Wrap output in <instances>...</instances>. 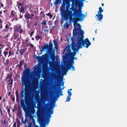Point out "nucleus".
Instances as JSON below:
<instances>
[{
	"mask_svg": "<svg viewBox=\"0 0 127 127\" xmlns=\"http://www.w3.org/2000/svg\"><path fill=\"white\" fill-rule=\"evenodd\" d=\"M28 72L27 71L25 70L23 72V75L21 78L22 86H24L25 88L21 90L20 93V104L25 112L29 111L32 101L31 87L27 75Z\"/></svg>",
	"mask_w": 127,
	"mask_h": 127,
	"instance_id": "f257e3e1",
	"label": "nucleus"
},
{
	"mask_svg": "<svg viewBox=\"0 0 127 127\" xmlns=\"http://www.w3.org/2000/svg\"><path fill=\"white\" fill-rule=\"evenodd\" d=\"M73 34L74 35H78L79 33L78 31H79V33L81 35V36H78L76 42L79 45V48H82V46L85 47L86 48H88L89 46L91 44L88 38H86L84 40H83V38L84 37L83 35L84 32L83 30H81L80 27L75 28L73 29Z\"/></svg>",
	"mask_w": 127,
	"mask_h": 127,
	"instance_id": "f03ea898",
	"label": "nucleus"
},
{
	"mask_svg": "<svg viewBox=\"0 0 127 127\" xmlns=\"http://www.w3.org/2000/svg\"><path fill=\"white\" fill-rule=\"evenodd\" d=\"M63 3L60 8V11L61 16L63 20L66 21L68 20V18H71L72 15V11L73 12L75 10H78L74 8H69L70 5L67 4L65 10V4L66 2V0H63Z\"/></svg>",
	"mask_w": 127,
	"mask_h": 127,
	"instance_id": "7ed1b4c3",
	"label": "nucleus"
},
{
	"mask_svg": "<svg viewBox=\"0 0 127 127\" xmlns=\"http://www.w3.org/2000/svg\"><path fill=\"white\" fill-rule=\"evenodd\" d=\"M82 12L81 10H75L72 14L71 18H69L68 19H69L70 21H72L74 23V28H75V25L77 24L78 21H81L85 17L84 15L82 13Z\"/></svg>",
	"mask_w": 127,
	"mask_h": 127,
	"instance_id": "20e7f679",
	"label": "nucleus"
},
{
	"mask_svg": "<svg viewBox=\"0 0 127 127\" xmlns=\"http://www.w3.org/2000/svg\"><path fill=\"white\" fill-rule=\"evenodd\" d=\"M49 45H48L46 43V45H44L43 47L41 46L42 49L40 50V51L42 52L44 49L46 50V53H48L50 55L51 59L52 60L55 58V50L53 49V44L52 42H49Z\"/></svg>",
	"mask_w": 127,
	"mask_h": 127,
	"instance_id": "39448f33",
	"label": "nucleus"
},
{
	"mask_svg": "<svg viewBox=\"0 0 127 127\" xmlns=\"http://www.w3.org/2000/svg\"><path fill=\"white\" fill-rule=\"evenodd\" d=\"M70 46H67L65 48L63 52V54H64V52L66 53L65 54V56L66 57H67L69 56L72 55L73 57H74L76 55V51H73V53L71 52V50L70 49Z\"/></svg>",
	"mask_w": 127,
	"mask_h": 127,
	"instance_id": "423d86ee",
	"label": "nucleus"
},
{
	"mask_svg": "<svg viewBox=\"0 0 127 127\" xmlns=\"http://www.w3.org/2000/svg\"><path fill=\"white\" fill-rule=\"evenodd\" d=\"M3 54L4 56L6 57L9 53L8 57H9L11 56H13L14 55V52L12 49H9L8 48H6L5 49V51L3 52Z\"/></svg>",
	"mask_w": 127,
	"mask_h": 127,
	"instance_id": "0eeeda50",
	"label": "nucleus"
},
{
	"mask_svg": "<svg viewBox=\"0 0 127 127\" xmlns=\"http://www.w3.org/2000/svg\"><path fill=\"white\" fill-rule=\"evenodd\" d=\"M54 107L52 106L51 107V109H48V113L47 115L48 118H46L45 120V122L47 123V124H48L50 122V118L51 117V114H53L54 112Z\"/></svg>",
	"mask_w": 127,
	"mask_h": 127,
	"instance_id": "6e6552de",
	"label": "nucleus"
},
{
	"mask_svg": "<svg viewBox=\"0 0 127 127\" xmlns=\"http://www.w3.org/2000/svg\"><path fill=\"white\" fill-rule=\"evenodd\" d=\"M10 15L9 17L10 18H13V21L14 20H17V13L14 12V10L11 11L10 13Z\"/></svg>",
	"mask_w": 127,
	"mask_h": 127,
	"instance_id": "1a4fd4ad",
	"label": "nucleus"
},
{
	"mask_svg": "<svg viewBox=\"0 0 127 127\" xmlns=\"http://www.w3.org/2000/svg\"><path fill=\"white\" fill-rule=\"evenodd\" d=\"M79 46L78 47L76 43H74L72 44L71 48L73 51H79L78 49H80L79 48V45H78Z\"/></svg>",
	"mask_w": 127,
	"mask_h": 127,
	"instance_id": "9d476101",
	"label": "nucleus"
},
{
	"mask_svg": "<svg viewBox=\"0 0 127 127\" xmlns=\"http://www.w3.org/2000/svg\"><path fill=\"white\" fill-rule=\"evenodd\" d=\"M24 59L20 61L19 64H18L16 65L17 67H18L19 69L22 70V66L24 64Z\"/></svg>",
	"mask_w": 127,
	"mask_h": 127,
	"instance_id": "9b49d317",
	"label": "nucleus"
},
{
	"mask_svg": "<svg viewBox=\"0 0 127 127\" xmlns=\"http://www.w3.org/2000/svg\"><path fill=\"white\" fill-rule=\"evenodd\" d=\"M15 94L16 97V102L17 103H19L20 102V95L18 90L16 91Z\"/></svg>",
	"mask_w": 127,
	"mask_h": 127,
	"instance_id": "f8f14e48",
	"label": "nucleus"
},
{
	"mask_svg": "<svg viewBox=\"0 0 127 127\" xmlns=\"http://www.w3.org/2000/svg\"><path fill=\"white\" fill-rule=\"evenodd\" d=\"M97 17L96 19L98 21H100L103 18V15L102 14H97L96 15L95 17Z\"/></svg>",
	"mask_w": 127,
	"mask_h": 127,
	"instance_id": "ddd939ff",
	"label": "nucleus"
},
{
	"mask_svg": "<svg viewBox=\"0 0 127 127\" xmlns=\"http://www.w3.org/2000/svg\"><path fill=\"white\" fill-rule=\"evenodd\" d=\"M15 31L17 32H19L20 33H22L23 30L21 28V26H19L18 27L15 29Z\"/></svg>",
	"mask_w": 127,
	"mask_h": 127,
	"instance_id": "4468645a",
	"label": "nucleus"
},
{
	"mask_svg": "<svg viewBox=\"0 0 127 127\" xmlns=\"http://www.w3.org/2000/svg\"><path fill=\"white\" fill-rule=\"evenodd\" d=\"M25 18L26 19H29L31 18V14L27 12L25 14Z\"/></svg>",
	"mask_w": 127,
	"mask_h": 127,
	"instance_id": "2eb2a0df",
	"label": "nucleus"
},
{
	"mask_svg": "<svg viewBox=\"0 0 127 127\" xmlns=\"http://www.w3.org/2000/svg\"><path fill=\"white\" fill-rule=\"evenodd\" d=\"M18 10L20 12L24 13V11L25 9L24 6H22L20 7V6H18Z\"/></svg>",
	"mask_w": 127,
	"mask_h": 127,
	"instance_id": "dca6fc26",
	"label": "nucleus"
},
{
	"mask_svg": "<svg viewBox=\"0 0 127 127\" xmlns=\"http://www.w3.org/2000/svg\"><path fill=\"white\" fill-rule=\"evenodd\" d=\"M15 40H14V42L17 43L18 44H20V40L19 38H18L17 36H15L14 37Z\"/></svg>",
	"mask_w": 127,
	"mask_h": 127,
	"instance_id": "f3484780",
	"label": "nucleus"
},
{
	"mask_svg": "<svg viewBox=\"0 0 127 127\" xmlns=\"http://www.w3.org/2000/svg\"><path fill=\"white\" fill-rule=\"evenodd\" d=\"M71 68H72V69L71 70L74 71L75 70V68L74 66H73H73H71V65L68 66L67 67V68H65L64 70L65 71H66L67 70L69 69H71Z\"/></svg>",
	"mask_w": 127,
	"mask_h": 127,
	"instance_id": "a211bd4d",
	"label": "nucleus"
},
{
	"mask_svg": "<svg viewBox=\"0 0 127 127\" xmlns=\"http://www.w3.org/2000/svg\"><path fill=\"white\" fill-rule=\"evenodd\" d=\"M12 75L10 74H8L7 75L6 77V79L7 80L8 82H10L12 79L11 77Z\"/></svg>",
	"mask_w": 127,
	"mask_h": 127,
	"instance_id": "6ab92c4d",
	"label": "nucleus"
},
{
	"mask_svg": "<svg viewBox=\"0 0 127 127\" xmlns=\"http://www.w3.org/2000/svg\"><path fill=\"white\" fill-rule=\"evenodd\" d=\"M53 42L55 46V48L56 49H57L58 46V43L57 41L56 40L54 39L53 40Z\"/></svg>",
	"mask_w": 127,
	"mask_h": 127,
	"instance_id": "aec40b11",
	"label": "nucleus"
},
{
	"mask_svg": "<svg viewBox=\"0 0 127 127\" xmlns=\"http://www.w3.org/2000/svg\"><path fill=\"white\" fill-rule=\"evenodd\" d=\"M99 10L98 11L97 14H102V12L103 11V10L102 9V8L101 6H100L99 8Z\"/></svg>",
	"mask_w": 127,
	"mask_h": 127,
	"instance_id": "412c9836",
	"label": "nucleus"
},
{
	"mask_svg": "<svg viewBox=\"0 0 127 127\" xmlns=\"http://www.w3.org/2000/svg\"><path fill=\"white\" fill-rule=\"evenodd\" d=\"M25 50L24 49H21L19 50L20 54L21 55H22L25 52Z\"/></svg>",
	"mask_w": 127,
	"mask_h": 127,
	"instance_id": "4be33fe9",
	"label": "nucleus"
},
{
	"mask_svg": "<svg viewBox=\"0 0 127 127\" xmlns=\"http://www.w3.org/2000/svg\"><path fill=\"white\" fill-rule=\"evenodd\" d=\"M10 61L8 59H7L6 62L4 63V65L6 66H8L9 63Z\"/></svg>",
	"mask_w": 127,
	"mask_h": 127,
	"instance_id": "5701e85b",
	"label": "nucleus"
},
{
	"mask_svg": "<svg viewBox=\"0 0 127 127\" xmlns=\"http://www.w3.org/2000/svg\"><path fill=\"white\" fill-rule=\"evenodd\" d=\"M27 121H28V120L26 118H25V120L24 121V118L23 117L22 118L21 120V122L22 123L24 124H25L26 122H27Z\"/></svg>",
	"mask_w": 127,
	"mask_h": 127,
	"instance_id": "b1692460",
	"label": "nucleus"
},
{
	"mask_svg": "<svg viewBox=\"0 0 127 127\" xmlns=\"http://www.w3.org/2000/svg\"><path fill=\"white\" fill-rule=\"evenodd\" d=\"M74 62L72 59L71 61V63L68 65V66L71 65V66H73V64H74Z\"/></svg>",
	"mask_w": 127,
	"mask_h": 127,
	"instance_id": "393cba45",
	"label": "nucleus"
},
{
	"mask_svg": "<svg viewBox=\"0 0 127 127\" xmlns=\"http://www.w3.org/2000/svg\"><path fill=\"white\" fill-rule=\"evenodd\" d=\"M69 26V24L67 22L65 23H64V26H65L66 27V28L67 29H68Z\"/></svg>",
	"mask_w": 127,
	"mask_h": 127,
	"instance_id": "a878e982",
	"label": "nucleus"
},
{
	"mask_svg": "<svg viewBox=\"0 0 127 127\" xmlns=\"http://www.w3.org/2000/svg\"><path fill=\"white\" fill-rule=\"evenodd\" d=\"M35 39L37 40H39V39H42V37H40V36H35Z\"/></svg>",
	"mask_w": 127,
	"mask_h": 127,
	"instance_id": "bb28decb",
	"label": "nucleus"
},
{
	"mask_svg": "<svg viewBox=\"0 0 127 127\" xmlns=\"http://www.w3.org/2000/svg\"><path fill=\"white\" fill-rule=\"evenodd\" d=\"M35 58H36V59H37L39 61H41L42 59V58L41 57L39 56H36Z\"/></svg>",
	"mask_w": 127,
	"mask_h": 127,
	"instance_id": "cd10ccee",
	"label": "nucleus"
},
{
	"mask_svg": "<svg viewBox=\"0 0 127 127\" xmlns=\"http://www.w3.org/2000/svg\"><path fill=\"white\" fill-rule=\"evenodd\" d=\"M46 15L47 16H49L50 17V18H51L53 16L50 13H49L47 14Z\"/></svg>",
	"mask_w": 127,
	"mask_h": 127,
	"instance_id": "c85d7f7f",
	"label": "nucleus"
},
{
	"mask_svg": "<svg viewBox=\"0 0 127 127\" xmlns=\"http://www.w3.org/2000/svg\"><path fill=\"white\" fill-rule=\"evenodd\" d=\"M67 93L68 94V96H69V97H70L72 93L70 91H69V90H68L67 91Z\"/></svg>",
	"mask_w": 127,
	"mask_h": 127,
	"instance_id": "c756f323",
	"label": "nucleus"
},
{
	"mask_svg": "<svg viewBox=\"0 0 127 127\" xmlns=\"http://www.w3.org/2000/svg\"><path fill=\"white\" fill-rule=\"evenodd\" d=\"M33 125L34 126V127H39L37 125H36L35 124V121L34 120L33 121Z\"/></svg>",
	"mask_w": 127,
	"mask_h": 127,
	"instance_id": "7c9ffc66",
	"label": "nucleus"
},
{
	"mask_svg": "<svg viewBox=\"0 0 127 127\" xmlns=\"http://www.w3.org/2000/svg\"><path fill=\"white\" fill-rule=\"evenodd\" d=\"M46 20H44L43 21H42L41 23L42 25H46Z\"/></svg>",
	"mask_w": 127,
	"mask_h": 127,
	"instance_id": "2f4dec72",
	"label": "nucleus"
},
{
	"mask_svg": "<svg viewBox=\"0 0 127 127\" xmlns=\"http://www.w3.org/2000/svg\"><path fill=\"white\" fill-rule=\"evenodd\" d=\"M71 99L70 97H69V96H68L67 97L66 102L69 101Z\"/></svg>",
	"mask_w": 127,
	"mask_h": 127,
	"instance_id": "473e14b6",
	"label": "nucleus"
},
{
	"mask_svg": "<svg viewBox=\"0 0 127 127\" xmlns=\"http://www.w3.org/2000/svg\"><path fill=\"white\" fill-rule=\"evenodd\" d=\"M16 121L17 123V124L21 123V122L20 120L18 118L16 119Z\"/></svg>",
	"mask_w": 127,
	"mask_h": 127,
	"instance_id": "72a5a7b5",
	"label": "nucleus"
},
{
	"mask_svg": "<svg viewBox=\"0 0 127 127\" xmlns=\"http://www.w3.org/2000/svg\"><path fill=\"white\" fill-rule=\"evenodd\" d=\"M32 123L31 122H30L29 123L28 127H32Z\"/></svg>",
	"mask_w": 127,
	"mask_h": 127,
	"instance_id": "f704fd0d",
	"label": "nucleus"
},
{
	"mask_svg": "<svg viewBox=\"0 0 127 127\" xmlns=\"http://www.w3.org/2000/svg\"><path fill=\"white\" fill-rule=\"evenodd\" d=\"M59 3V0H56V1L54 2V4L55 5L58 4Z\"/></svg>",
	"mask_w": 127,
	"mask_h": 127,
	"instance_id": "c9c22d12",
	"label": "nucleus"
},
{
	"mask_svg": "<svg viewBox=\"0 0 127 127\" xmlns=\"http://www.w3.org/2000/svg\"><path fill=\"white\" fill-rule=\"evenodd\" d=\"M34 33V31H33L30 34V36L31 37L33 35Z\"/></svg>",
	"mask_w": 127,
	"mask_h": 127,
	"instance_id": "e433bc0d",
	"label": "nucleus"
},
{
	"mask_svg": "<svg viewBox=\"0 0 127 127\" xmlns=\"http://www.w3.org/2000/svg\"><path fill=\"white\" fill-rule=\"evenodd\" d=\"M9 27V25L8 24H6L5 26V29H7V30H8L9 29L8 28Z\"/></svg>",
	"mask_w": 127,
	"mask_h": 127,
	"instance_id": "4c0bfd02",
	"label": "nucleus"
},
{
	"mask_svg": "<svg viewBox=\"0 0 127 127\" xmlns=\"http://www.w3.org/2000/svg\"><path fill=\"white\" fill-rule=\"evenodd\" d=\"M10 81H11V82L9 83H8V84H11V87L12 85L13 82V79H11Z\"/></svg>",
	"mask_w": 127,
	"mask_h": 127,
	"instance_id": "58836bf2",
	"label": "nucleus"
},
{
	"mask_svg": "<svg viewBox=\"0 0 127 127\" xmlns=\"http://www.w3.org/2000/svg\"><path fill=\"white\" fill-rule=\"evenodd\" d=\"M7 112L9 114H10V109L9 108H7Z\"/></svg>",
	"mask_w": 127,
	"mask_h": 127,
	"instance_id": "ea45409f",
	"label": "nucleus"
},
{
	"mask_svg": "<svg viewBox=\"0 0 127 127\" xmlns=\"http://www.w3.org/2000/svg\"><path fill=\"white\" fill-rule=\"evenodd\" d=\"M16 122L14 123L13 127H16Z\"/></svg>",
	"mask_w": 127,
	"mask_h": 127,
	"instance_id": "a19ab883",
	"label": "nucleus"
},
{
	"mask_svg": "<svg viewBox=\"0 0 127 127\" xmlns=\"http://www.w3.org/2000/svg\"><path fill=\"white\" fill-rule=\"evenodd\" d=\"M53 76L55 77V78H56L57 77V75L55 74H53Z\"/></svg>",
	"mask_w": 127,
	"mask_h": 127,
	"instance_id": "79ce46f5",
	"label": "nucleus"
},
{
	"mask_svg": "<svg viewBox=\"0 0 127 127\" xmlns=\"http://www.w3.org/2000/svg\"><path fill=\"white\" fill-rule=\"evenodd\" d=\"M54 26H53L52 27V28L50 29V32L52 31V30L54 29Z\"/></svg>",
	"mask_w": 127,
	"mask_h": 127,
	"instance_id": "37998d69",
	"label": "nucleus"
},
{
	"mask_svg": "<svg viewBox=\"0 0 127 127\" xmlns=\"http://www.w3.org/2000/svg\"><path fill=\"white\" fill-rule=\"evenodd\" d=\"M62 85V86H64V82H63L62 83V84H59V86H61V85Z\"/></svg>",
	"mask_w": 127,
	"mask_h": 127,
	"instance_id": "c03bdc74",
	"label": "nucleus"
},
{
	"mask_svg": "<svg viewBox=\"0 0 127 127\" xmlns=\"http://www.w3.org/2000/svg\"><path fill=\"white\" fill-rule=\"evenodd\" d=\"M0 112L1 114L2 113V109L1 108V106L0 105Z\"/></svg>",
	"mask_w": 127,
	"mask_h": 127,
	"instance_id": "a18cd8bd",
	"label": "nucleus"
},
{
	"mask_svg": "<svg viewBox=\"0 0 127 127\" xmlns=\"http://www.w3.org/2000/svg\"><path fill=\"white\" fill-rule=\"evenodd\" d=\"M30 45L31 47L32 48H33L34 46L31 43L30 44Z\"/></svg>",
	"mask_w": 127,
	"mask_h": 127,
	"instance_id": "49530a36",
	"label": "nucleus"
},
{
	"mask_svg": "<svg viewBox=\"0 0 127 127\" xmlns=\"http://www.w3.org/2000/svg\"><path fill=\"white\" fill-rule=\"evenodd\" d=\"M11 100L13 101H14L15 100V98L14 96L12 98Z\"/></svg>",
	"mask_w": 127,
	"mask_h": 127,
	"instance_id": "de8ad7c7",
	"label": "nucleus"
},
{
	"mask_svg": "<svg viewBox=\"0 0 127 127\" xmlns=\"http://www.w3.org/2000/svg\"><path fill=\"white\" fill-rule=\"evenodd\" d=\"M63 92L61 91L60 90V95H61L62 96L63 95V94L62 93Z\"/></svg>",
	"mask_w": 127,
	"mask_h": 127,
	"instance_id": "09e8293b",
	"label": "nucleus"
},
{
	"mask_svg": "<svg viewBox=\"0 0 127 127\" xmlns=\"http://www.w3.org/2000/svg\"><path fill=\"white\" fill-rule=\"evenodd\" d=\"M8 30H6V29H4L3 30H2V32H6Z\"/></svg>",
	"mask_w": 127,
	"mask_h": 127,
	"instance_id": "8fccbe9b",
	"label": "nucleus"
},
{
	"mask_svg": "<svg viewBox=\"0 0 127 127\" xmlns=\"http://www.w3.org/2000/svg\"><path fill=\"white\" fill-rule=\"evenodd\" d=\"M21 125V123L20 124H17V127H20Z\"/></svg>",
	"mask_w": 127,
	"mask_h": 127,
	"instance_id": "3c124183",
	"label": "nucleus"
},
{
	"mask_svg": "<svg viewBox=\"0 0 127 127\" xmlns=\"http://www.w3.org/2000/svg\"><path fill=\"white\" fill-rule=\"evenodd\" d=\"M60 96V94H58L57 95V98H58Z\"/></svg>",
	"mask_w": 127,
	"mask_h": 127,
	"instance_id": "603ef678",
	"label": "nucleus"
},
{
	"mask_svg": "<svg viewBox=\"0 0 127 127\" xmlns=\"http://www.w3.org/2000/svg\"><path fill=\"white\" fill-rule=\"evenodd\" d=\"M72 59H74V60L77 59V58L76 57H73Z\"/></svg>",
	"mask_w": 127,
	"mask_h": 127,
	"instance_id": "864d4df0",
	"label": "nucleus"
},
{
	"mask_svg": "<svg viewBox=\"0 0 127 127\" xmlns=\"http://www.w3.org/2000/svg\"><path fill=\"white\" fill-rule=\"evenodd\" d=\"M75 26L76 27L77 26H81V25H80L79 24H76L75 25Z\"/></svg>",
	"mask_w": 127,
	"mask_h": 127,
	"instance_id": "5fc2aeb1",
	"label": "nucleus"
},
{
	"mask_svg": "<svg viewBox=\"0 0 127 127\" xmlns=\"http://www.w3.org/2000/svg\"><path fill=\"white\" fill-rule=\"evenodd\" d=\"M19 6H23L22 3H20V4H19Z\"/></svg>",
	"mask_w": 127,
	"mask_h": 127,
	"instance_id": "6e6d98bb",
	"label": "nucleus"
},
{
	"mask_svg": "<svg viewBox=\"0 0 127 127\" xmlns=\"http://www.w3.org/2000/svg\"><path fill=\"white\" fill-rule=\"evenodd\" d=\"M17 109V108H16L15 109H13L12 110V111L13 112H14Z\"/></svg>",
	"mask_w": 127,
	"mask_h": 127,
	"instance_id": "4d7b16f0",
	"label": "nucleus"
},
{
	"mask_svg": "<svg viewBox=\"0 0 127 127\" xmlns=\"http://www.w3.org/2000/svg\"><path fill=\"white\" fill-rule=\"evenodd\" d=\"M6 122L5 121V120H4L3 121V124H6Z\"/></svg>",
	"mask_w": 127,
	"mask_h": 127,
	"instance_id": "13d9d810",
	"label": "nucleus"
},
{
	"mask_svg": "<svg viewBox=\"0 0 127 127\" xmlns=\"http://www.w3.org/2000/svg\"><path fill=\"white\" fill-rule=\"evenodd\" d=\"M1 6L2 7H3L4 5L2 3H1Z\"/></svg>",
	"mask_w": 127,
	"mask_h": 127,
	"instance_id": "bf43d9fd",
	"label": "nucleus"
},
{
	"mask_svg": "<svg viewBox=\"0 0 127 127\" xmlns=\"http://www.w3.org/2000/svg\"><path fill=\"white\" fill-rule=\"evenodd\" d=\"M22 16L20 14V18L21 19L22 18Z\"/></svg>",
	"mask_w": 127,
	"mask_h": 127,
	"instance_id": "052dcab7",
	"label": "nucleus"
},
{
	"mask_svg": "<svg viewBox=\"0 0 127 127\" xmlns=\"http://www.w3.org/2000/svg\"><path fill=\"white\" fill-rule=\"evenodd\" d=\"M44 31L45 32H47L48 31V30L47 29H44Z\"/></svg>",
	"mask_w": 127,
	"mask_h": 127,
	"instance_id": "680f3d73",
	"label": "nucleus"
},
{
	"mask_svg": "<svg viewBox=\"0 0 127 127\" xmlns=\"http://www.w3.org/2000/svg\"><path fill=\"white\" fill-rule=\"evenodd\" d=\"M20 3V2L19 1H17V4L18 5H19V4Z\"/></svg>",
	"mask_w": 127,
	"mask_h": 127,
	"instance_id": "e2e57ef3",
	"label": "nucleus"
},
{
	"mask_svg": "<svg viewBox=\"0 0 127 127\" xmlns=\"http://www.w3.org/2000/svg\"><path fill=\"white\" fill-rule=\"evenodd\" d=\"M34 14H32L31 15V18H32V17L34 15Z\"/></svg>",
	"mask_w": 127,
	"mask_h": 127,
	"instance_id": "0e129e2a",
	"label": "nucleus"
},
{
	"mask_svg": "<svg viewBox=\"0 0 127 127\" xmlns=\"http://www.w3.org/2000/svg\"><path fill=\"white\" fill-rule=\"evenodd\" d=\"M14 96H13V95H10V97L11 98L13 97H14Z\"/></svg>",
	"mask_w": 127,
	"mask_h": 127,
	"instance_id": "69168bd1",
	"label": "nucleus"
},
{
	"mask_svg": "<svg viewBox=\"0 0 127 127\" xmlns=\"http://www.w3.org/2000/svg\"><path fill=\"white\" fill-rule=\"evenodd\" d=\"M37 23H36L35 24V26H36L37 25Z\"/></svg>",
	"mask_w": 127,
	"mask_h": 127,
	"instance_id": "338daca9",
	"label": "nucleus"
},
{
	"mask_svg": "<svg viewBox=\"0 0 127 127\" xmlns=\"http://www.w3.org/2000/svg\"><path fill=\"white\" fill-rule=\"evenodd\" d=\"M2 10H1V11H0V14H2Z\"/></svg>",
	"mask_w": 127,
	"mask_h": 127,
	"instance_id": "774afa93",
	"label": "nucleus"
}]
</instances>
